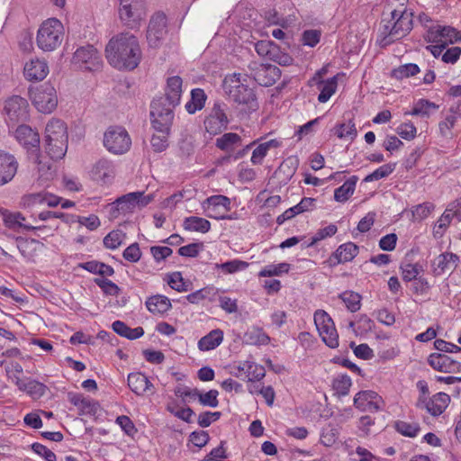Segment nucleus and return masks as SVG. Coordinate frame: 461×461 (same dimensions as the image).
I'll return each instance as SVG.
<instances>
[{
	"label": "nucleus",
	"instance_id": "864d4df0",
	"mask_svg": "<svg viewBox=\"0 0 461 461\" xmlns=\"http://www.w3.org/2000/svg\"><path fill=\"white\" fill-rule=\"evenodd\" d=\"M401 270L402 275V279L405 282H411L419 277L418 276L422 271V267L419 264H402Z\"/></svg>",
	"mask_w": 461,
	"mask_h": 461
},
{
	"label": "nucleus",
	"instance_id": "e433bc0d",
	"mask_svg": "<svg viewBox=\"0 0 461 461\" xmlns=\"http://www.w3.org/2000/svg\"><path fill=\"white\" fill-rule=\"evenodd\" d=\"M244 377L249 382L260 381L266 375V370L263 366L253 361H243L242 367Z\"/></svg>",
	"mask_w": 461,
	"mask_h": 461
},
{
	"label": "nucleus",
	"instance_id": "ddd939ff",
	"mask_svg": "<svg viewBox=\"0 0 461 461\" xmlns=\"http://www.w3.org/2000/svg\"><path fill=\"white\" fill-rule=\"evenodd\" d=\"M314 323L323 342L330 348L339 346V335L330 316L323 310L314 313Z\"/></svg>",
	"mask_w": 461,
	"mask_h": 461
},
{
	"label": "nucleus",
	"instance_id": "8fccbe9b",
	"mask_svg": "<svg viewBox=\"0 0 461 461\" xmlns=\"http://www.w3.org/2000/svg\"><path fill=\"white\" fill-rule=\"evenodd\" d=\"M420 68L414 63L402 65L393 70V77L396 79H403L417 75Z\"/></svg>",
	"mask_w": 461,
	"mask_h": 461
},
{
	"label": "nucleus",
	"instance_id": "5701e85b",
	"mask_svg": "<svg viewBox=\"0 0 461 461\" xmlns=\"http://www.w3.org/2000/svg\"><path fill=\"white\" fill-rule=\"evenodd\" d=\"M14 384L20 391L26 393L33 400L41 398L48 390V387L44 384L30 377L21 379L20 376L14 375Z\"/></svg>",
	"mask_w": 461,
	"mask_h": 461
},
{
	"label": "nucleus",
	"instance_id": "a18cd8bd",
	"mask_svg": "<svg viewBox=\"0 0 461 461\" xmlns=\"http://www.w3.org/2000/svg\"><path fill=\"white\" fill-rule=\"evenodd\" d=\"M340 298L351 312H356L360 309L361 296L357 293L347 291L340 294Z\"/></svg>",
	"mask_w": 461,
	"mask_h": 461
},
{
	"label": "nucleus",
	"instance_id": "393cba45",
	"mask_svg": "<svg viewBox=\"0 0 461 461\" xmlns=\"http://www.w3.org/2000/svg\"><path fill=\"white\" fill-rule=\"evenodd\" d=\"M23 74L29 81H41L49 74V66L45 60L33 59L25 63Z\"/></svg>",
	"mask_w": 461,
	"mask_h": 461
},
{
	"label": "nucleus",
	"instance_id": "dca6fc26",
	"mask_svg": "<svg viewBox=\"0 0 461 461\" xmlns=\"http://www.w3.org/2000/svg\"><path fill=\"white\" fill-rule=\"evenodd\" d=\"M226 111L227 104L219 101L214 103L203 122L209 134L217 135L227 129L229 120Z\"/></svg>",
	"mask_w": 461,
	"mask_h": 461
},
{
	"label": "nucleus",
	"instance_id": "3c124183",
	"mask_svg": "<svg viewBox=\"0 0 461 461\" xmlns=\"http://www.w3.org/2000/svg\"><path fill=\"white\" fill-rule=\"evenodd\" d=\"M338 230V228L335 224H330L324 228H321L317 230V232L311 238L309 245H306V247H313L316 245L319 241L332 237L336 234Z\"/></svg>",
	"mask_w": 461,
	"mask_h": 461
},
{
	"label": "nucleus",
	"instance_id": "c9c22d12",
	"mask_svg": "<svg viewBox=\"0 0 461 461\" xmlns=\"http://www.w3.org/2000/svg\"><path fill=\"white\" fill-rule=\"evenodd\" d=\"M34 162L38 165L39 180L45 183L53 178L55 168L53 164L47 158H42L38 152L32 154Z\"/></svg>",
	"mask_w": 461,
	"mask_h": 461
},
{
	"label": "nucleus",
	"instance_id": "774afa93",
	"mask_svg": "<svg viewBox=\"0 0 461 461\" xmlns=\"http://www.w3.org/2000/svg\"><path fill=\"white\" fill-rule=\"evenodd\" d=\"M32 449L34 453L43 457L45 461H56L57 459L55 453L41 443H33Z\"/></svg>",
	"mask_w": 461,
	"mask_h": 461
},
{
	"label": "nucleus",
	"instance_id": "423d86ee",
	"mask_svg": "<svg viewBox=\"0 0 461 461\" xmlns=\"http://www.w3.org/2000/svg\"><path fill=\"white\" fill-rule=\"evenodd\" d=\"M63 37L62 23L57 18H49L41 24L37 32V46L43 51H53L60 46Z\"/></svg>",
	"mask_w": 461,
	"mask_h": 461
},
{
	"label": "nucleus",
	"instance_id": "f8f14e48",
	"mask_svg": "<svg viewBox=\"0 0 461 461\" xmlns=\"http://www.w3.org/2000/svg\"><path fill=\"white\" fill-rule=\"evenodd\" d=\"M4 112L6 121L14 126L19 122L23 123L30 117L29 104L20 95H13L5 101Z\"/></svg>",
	"mask_w": 461,
	"mask_h": 461
},
{
	"label": "nucleus",
	"instance_id": "2eb2a0df",
	"mask_svg": "<svg viewBox=\"0 0 461 461\" xmlns=\"http://www.w3.org/2000/svg\"><path fill=\"white\" fill-rule=\"evenodd\" d=\"M202 207L209 218L215 220L233 219L228 215V212L230 211V199L225 195H212L202 203Z\"/></svg>",
	"mask_w": 461,
	"mask_h": 461
},
{
	"label": "nucleus",
	"instance_id": "a19ab883",
	"mask_svg": "<svg viewBox=\"0 0 461 461\" xmlns=\"http://www.w3.org/2000/svg\"><path fill=\"white\" fill-rule=\"evenodd\" d=\"M206 95L201 88L193 89L191 92V99L185 104V109L190 114H194L196 111L203 108L206 101Z\"/></svg>",
	"mask_w": 461,
	"mask_h": 461
},
{
	"label": "nucleus",
	"instance_id": "e2e57ef3",
	"mask_svg": "<svg viewBox=\"0 0 461 461\" xmlns=\"http://www.w3.org/2000/svg\"><path fill=\"white\" fill-rule=\"evenodd\" d=\"M434 204L429 202L416 205L411 212L415 220L422 221L426 219L434 210Z\"/></svg>",
	"mask_w": 461,
	"mask_h": 461
},
{
	"label": "nucleus",
	"instance_id": "bb28decb",
	"mask_svg": "<svg viewBox=\"0 0 461 461\" xmlns=\"http://www.w3.org/2000/svg\"><path fill=\"white\" fill-rule=\"evenodd\" d=\"M128 385L131 390L137 395L154 393V386L152 383L142 373H131L128 375Z\"/></svg>",
	"mask_w": 461,
	"mask_h": 461
},
{
	"label": "nucleus",
	"instance_id": "052dcab7",
	"mask_svg": "<svg viewBox=\"0 0 461 461\" xmlns=\"http://www.w3.org/2000/svg\"><path fill=\"white\" fill-rule=\"evenodd\" d=\"M95 283L107 295L117 296L121 292V288L109 279L95 278Z\"/></svg>",
	"mask_w": 461,
	"mask_h": 461
},
{
	"label": "nucleus",
	"instance_id": "a211bd4d",
	"mask_svg": "<svg viewBox=\"0 0 461 461\" xmlns=\"http://www.w3.org/2000/svg\"><path fill=\"white\" fill-rule=\"evenodd\" d=\"M450 402V396L445 393H438L431 398L419 397L416 406L426 410L432 416H439Z\"/></svg>",
	"mask_w": 461,
	"mask_h": 461
},
{
	"label": "nucleus",
	"instance_id": "4c0bfd02",
	"mask_svg": "<svg viewBox=\"0 0 461 461\" xmlns=\"http://www.w3.org/2000/svg\"><path fill=\"white\" fill-rule=\"evenodd\" d=\"M357 176H350L341 186L335 189L334 199L337 202H346L353 194L357 183Z\"/></svg>",
	"mask_w": 461,
	"mask_h": 461
},
{
	"label": "nucleus",
	"instance_id": "2f4dec72",
	"mask_svg": "<svg viewBox=\"0 0 461 461\" xmlns=\"http://www.w3.org/2000/svg\"><path fill=\"white\" fill-rule=\"evenodd\" d=\"M243 342L252 346H264L270 342V337L262 328L252 326L244 333Z\"/></svg>",
	"mask_w": 461,
	"mask_h": 461
},
{
	"label": "nucleus",
	"instance_id": "09e8293b",
	"mask_svg": "<svg viewBox=\"0 0 461 461\" xmlns=\"http://www.w3.org/2000/svg\"><path fill=\"white\" fill-rule=\"evenodd\" d=\"M395 168V164H384L381 167H379L377 169H375L371 174L367 175L365 178V182H373L377 181L382 178L387 177L389 175H391Z\"/></svg>",
	"mask_w": 461,
	"mask_h": 461
},
{
	"label": "nucleus",
	"instance_id": "c756f323",
	"mask_svg": "<svg viewBox=\"0 0 461 461\" xmlns=\"http://www.w3.org/2000/svg\"><path fill=\"white\" fill-rule=\"evenodd\" d=\"M92 178L103 184H108L113 177V167L112 163L106 159H100L96 162L92 169Z\"/></svg>",
	"mask_w": 461,
	"mask_h": 461
},
{
	"label": "nucleus",
	"instance_id": "79ce46f5",
	"mask_svg": "<svg viewBox=\"0 0 461 461\" xmlns=\"http://www.w3.org/2000/svg\"><path fill=\"white\" fill-rule=\"evenodd\" d=\"M279 146V141L276 140H270L266 142L260 143L252 152L250 161L253 165H260L267 156L268 150L272 148Z\"/></svg>",
	"mask_w": 461,
	"mask_h": 461
},
{
	"label": "nucleus",
	"instance_id": "69168bd1",
	"mask_svg": "<svg viewBox=\"0 0 461 461\" xmlns=\"http://www.w3.org/2000/svg\"><path fill=\"white\" fill-rule=\"evenodd\" d=\"M169 286L177 292H186L188 285L184 282L183 276L180 272H174L168 276Z\"/></svg>",
	"mask_w": 461,
	"mask_h": 461
},
{
	"label": "nucleus",
	"instance_id": "6e6552de",
	"mask_svg": "<svg viewBox=\"0 0 461 461\" xmlns=\"http://www.w3.org/2000/svg\"><path fill=\"white\" fill-rule=\"evenodd\" d=\"M154 198L153 194L144 195L143 192H132L116 199L110 204V212L113 217L121 213L132 212L138 206L140 208L148 205Z\"/></svg>",
	"mask_w": 461,
	"mask_h": 461
},
{
	"label": "nucleus",
	"instance_id": "1a4fd4ad",
	"mask_svg": "<svg viewBox=\"0 0 461 461\" xmlns=\"http://www.w3.org/2000/svg\"><path fill=\"white\" fill-rule=\"evenodd\" d=\"M118 14L120 20L127 27H139L146 14L143 0H119Z\"/></svg>",
	"mask_w": 461,
	"mask_h": 461
},
{
	"label": "nucleus",
	"instance_id": "4be33fe9",
	"mask_svg": "<svg viewBox=\"0 0 461 461\" xmlns=\"http://www.w3.org/2000/svg\"><path fill=\"white\" fill-rule=\"evenodd\" d=\"M428 362L429 366L439 372L456 373L461 371V363L441 353L430 354Z\"/></svg>",
	"mask_w": 461,
	"mask_h": 461
},
{
	"label": "nucleus",
	"instance_id": "6e6d98bb",
	"mask_svg": "<svg viewBox=\"0 0 461 461\" xmlns=\"http://www.w3.org/2000/svg\"><path fill=\"white\" fill-rule=\"evenodd\" d=\"M218 395H219L218 391L214 390V389L210 390L204 393H201L198 390V394H196V397L198 398L199 402L203 406L215 408L219 405Z\"/></svg>",
	"mask_w": 461,
	"mask_h": 461
},
{
	"label": "nucleus",
	"instance_id": "4468645a",
	"mask_svg": "<svg viewBox=\"0 0 461 461\" xmlns=\"http://www.w3.org/2000/svg\"><path fill=\"white\" fill-rule=\"evenodd\" d=\"M250 76L260 86H273L281 77V69L276 65L251 61L249 64Z\"/></svg>",
	"mask_w": 461,
	"mask_h": 461
},
{
	"label": "nucleus",
	"instance_id": "7c9ffc66",
	"mask_svg": "<svg viewBox=\"0 0 461 461\" xmlns=\"http://www.w3.org/2000/svg\"><path fill=\"white\" fill-rule=\"evenodd\" d=\"M59 203V197L49 193H35L24 197V204L27 206L47 204L49 207H55Z\"/></svg>",
	"mask_w": 461,
	"mask_h": 461
},
{
	"label": "nucleus",
	"instance_id": "a878e982",
	"mask_svg": "<svg viewBox=\"0 0 461 461\" xmlns=\"http://www.w3.org/2000/svg\"><path fill=\"white\" fill-rule=\"evenodd\" d=\"M429 40L432 41H442L444 44L461 41V32L450 26L438 25L429 30Z\"/></svg>",
	"mask_w": 461,
	"mask_h": 461
},
{
	"label": "nucleus",
	"instance_id": "bf43d9fd",
	"mask_svg": "<svg viewBox=\"0 0 461 461\" xmlns=\"http://www.w3.org/2000/svg\"><path fill=\"white\" fill-rule=\"evenodd\" d=\"M255 50L259 56L270 59L274 52H276L277 46L270 41H259L255 44Z\"/></svg>",
	"mask_w": 461,
	"mask_h": 461
},
{
	"label": "nucleus",
	"instance_id": "39448f33",
	"mask_svg": "<svg viewBox=\"0 0 461 461\" xmlns=\"http://www.w3.org/2000/svg\"><path fill=\"white\" fill-rule=\"evenodd\" d=\"M246 76L234 73L225 77L222 84L224 92L236 104L245 105L246 110H255L257 101L253 90L246 85Z\"/></svg>",
	"mask_w": 461,
	"mask_h": 461
},
{
	"label": "nucleus",
	"instance_id": "5fc2aeb1",
	"mask_svg": "<svg viewBox=\"0 0 461 461\" xmlns=\"http://www.w3.org/2000/svg\"><path fill=\"white\" fill-rule=\"evenodd\" d=\"M249 264L245 261L233 259L225 263L218 264L216 265V267L226 274H233L247 268Z\"/></svg>",
	"mask_w": 461,
	"mask_h": 461
},
{
	"label": "nucleus",
	"instance_id": "ea45409f",
	"mask_svg": "<svg viewBox=\"0 0 461 461\" xmlns=\"http://www.w3.org/2000/svg\"><path fill=\"white\" fill-rule=\"evenodd\" d=\"M113 330L114 332L119 334L122 337H124L129 339H136L143 336L144 330L141 327H137L134 329L127 326L123 321H115L112 324Z\"/></svg>",
	"mask_w": 461,
	"mask_h": 461
},
{
	"label": "nucleus",
	"instance_id": "13d9d810",
	"mask_svg": "<svg viewBox=\"0 0 461 461\" xmlns=\"http://www.w3.org/2000/svg\"><path fill=\"white\" fill-rule=\"evenodd\" d=\"M321 31L317 29L305 30L301 36V41L303 45L315 47L321 41Z\"/></svg>",
	"mask_w": 461,
	"mask_h": 461
},
{
	"label": "nucleus",
	"instance_id": "6ab92c4d",
	"mask_svg": "<svg viewBox=\"0 0 461 461\" xmlns=\"http://www.w3.org/2000/svg\"><path fill=\"white\" fill-rule=\"evenodd\" d=\"M18 167V160L13 154L0 150V186L7 185L14 178Z\"/></svg>",
	"mask_w": 461,
	"mask_h": 461
},
{
	"label": "nucleus",
	"instance_id": "b1692460",
	"mask_svg": "<svg viewBox=\"0 0 461 461\" xmlns=\"http://www.w3.org/2000/svg\"><path fill=\"white\" fill-rule=\"evenodd\" d=\"M324 70L318 71L315 76L311 79V83H315L320 90L318 101L320 103H326L331 95L336 92L338 81L337 76H334L327 80H321Z\"/></svg>",
	"mask_w": 461,
	"mask_h": 461
},
{
	"label": "nucleus",
	"instance_id": "de8ad7c7",
	"mask_svg": "<svg viewBox=\"0 0 461 461\" xmlns=\"http://www.w3.org/2000/svg\"><path fill=\"white\" fill-rule=\"evenodd\" d=\"M351 385V378L347 375H340L333 380V389L339 396L348 395Z\"/></svg>",
	"mask_w": 461,
	"mask_h": 461
},
{
	"label": "nucleus",
	"instance_id": "603ef678",
	"mask_svg": "<svg viewBox=\"0 0 461 461\" xmlns=\"http://www.w3.org/2000/svg\"><path fill=\"white\" fill-rule=\"evenodd\" d=\"M335 134L339 139L354 140L357 136V129L355 124L349 121L348 122L340 123L335 129Z\"/></svg>",
	"mask_w": 461,
	"mask_h": 461
},
{
	"label": "nucleus",
	"instance_id": "f3484780",
	"mask_svg": "<svg viewBox=\"0 0 461 461\" xmlns=\"http://www.w3.org/2000/svg\"><path fill=\"white\" fill-rule=\"evenodd\" d=\"M167 17L163 13L155 14L147 31V41L151 48H158L167 33Z\"/></svg>",
	"mask_w": 461,
	"mask_h": 461
},
{
	"label": "nucleus",
	"instance_id": "37998d69",
	"mask_svg": "<svg viewBox=\"0 0 461 461\" xmlns=\"http://www.w3.org/2000/svg\"><path fill=\"white\" fill-rule=\"evenodd\" d=\"M438 105L426 99H420L415 103L413 109L411 113V115H420L422 117H429L433 111L438 110Z\"/></svg>",
	"mask_w": 461,
	"mask_h": 461
},
{
	"label": "nucleus",
	"instance_id": "72a5a7b5",
	"mask_svg": "<svg viewBox=\"0 0 461 461\" xmlns=\"http://www.w3.org/2000/svg\"><path fill=\"white\" fill-rule=\"evenodd\" d=\"M222 340L223 331L220 329H215L201 338L198 341L197 347L201 351H209L220 346Z\"/></svg>",
	"mask_w": 461,
	"mask_h": 461
},
{
	"label": "nucleus",
	"instance_id": "49530a36",
	"mask_svg": "<svg viewBox=\"0 0 461 461\" xmlns=\"http://www.w3.org/2000/svg\"><path fill=\"white\" fill-rule=\"evenodd\" d=\"M124 239L125 233L122 230H114L104 238V245L106 249H115L122 245Z\"/></svg>",
	"mask_w": 461,
	"mask_h": 461
},
{
	"label": "nucleus",
	"instance_id": "aec40b11",
	"mask_svg": "<svg viewBox=\"0 0 461 461\" xmlns=\"http://www.w3.org/2000/svg\"><path fill=\"white\" fill-rule=\"evenodd\" d=\"M382 402V398L374 391H361L354 397V406L362 411H378Z\"/></svg>",
	"mask_w": 461,
	"mask_h": 461
},
{
	"label": "nucleus",
	"instance_id": "0e129e2a",
	"mask_svg": "<svg viewBox=\"0 0 461 461\" xmlns=\"http://www.w3.org/2000/svg\"><path fill=\"white\" fill-rule=\"evenodd\" d=\"M159 132V131H158ZM169 129L166 131H160L161 134H154L150 140L151 146L156 152H162L168 146L167 144V133Z\"/></svg>",
	"mask_w": 461,
	"mask_h": 461
},
{
	"label": "nucleus",
	"instance_id": "412c9836",
	"mask_svg": "<svg viewBox=\"0 0 461 461\" xmlns=\"http://www.w3.org/2000/svg\"><path fill=\"white\" fill-rule=\"evenodd\" d=\"M15 139L27 150H32V155L39 151L40 136L30 126L22 123L15 130Z\"/></svg>",
	"mask_w": 461,
	"mask_h": 461
},
{
	"label": "nucleus",
	"instance_id": "338daca9",
	"mask_svg": "<svg viewBox=\"0 0 461 461\" xmlns=\"http://www.w3.org/2000/svg\"><path fill=\"white\" fill-rule=\"evenodd\" d=\"M338 438V430L331 427L328 426L324 428L321 434V442L327 447L332 446Z\"/></svg>",
	"mask_w": 461,
	"mask_h": 461
},
{
	"label": "nucleus",
	"instance_id": "f257e3e1",
	"mask_svg": "<svg viewBox=\"0 0 461 461\" xmlns=\"http://www.w3.org/2000/svg\"><path fill=\"white\" fill-rule=\"evenodd\" d=\"M141 56L139 41L130 32L113 36L105 47L109 64L119 70H133L140 64Z\"/></svg>",
	"mask_w": 461,
	"mask_h": 461
},
{
	"label": "nucleus",
	"instance_id": "9d476101",
	"mask_svg": "<svg viewBox=\"0 0 461 461\" xmlns=\"http://www.w3.org/2000/svg\"><path fill=\"white\" fill-rule=\"evenodd\" d=\"M72 64L81 70L97 71L102 68L103 60L99 51L93 45L77 49Z\"/></svg>",
	"mask_w": 461,
	"mask_h": 461
},
{
	"label": "nucleus",
	"instance_id": "c85d7f7f",
	"mask_svg": "<svg viewBox=\"0 0 461 461\" xmlns=\"http://www.w3.org/2000/svg\"><path fill=\"white\" fill-rule=\"evenodd\" d=\"M0 216L5 227L17 230L22 228L26 230H40L41 227H34L32 225L23 224L22 221L25 220L21 212H10L9 210L0 207Z\"/></svg>",
	"mask_w": 461,
	"mask_h": 461
},
{
	"label": "nucleus",
	"instance_id": "c03bdc74",
	"mask_svg": "<svg viewBox=\"0 0 461 461\" xmlns=\"http://www.w3.org/2000/svg\"><path fill=\"white\" fill-rule=\"evenodd\" d=\"M240 140L241 138L239 134L228 132L216 140V146L221 150H230Z\"/></svg>",
	"mask_w": 461,
	"mask_h": 461
},
{
	"label": "nucleus",
	"instance_id": "9b49d317",
	"mask_svg": "<svg viewBox=\"0 0 461 461\" xmlns=\"http://www.w3.org/2000/svg\"><path fill=\"white\" fill-rule=\"evenodd\" d=\"M104 145L113 154H124L131 148V139L124 128L110 127L104 132Z\"/></svg>",
	"mask_w": 461,
	"mask_h": 461
},
{
	"label": "nucleus",
	"instance_id": "f704fd0d",
	"mask_svg": "<svg viewBox=\"0 0 461 461\" xmlns=\"http://www.w3.org/2000/svg\"><path fill=\"white\" fill-rule=\"evenodd\" d=\"M146 307L153 314H163L171 308V303L167 296L157 294L148 298Z\"/></svg>",
	"mask_w": 461,
	"mask_h": 461
},
{
	"label": "nucleus",
	"instance_id": "cd10ccee",
	"mask_svg": "<svg viewBox=\"0 0 461 461\" xmlns=\"http://www.w3.org/2000/svg\"><path fill=\"white\" fill-rule=\"evenodd\" d=\"M459 263V257L452 252H445L438 255L433 261V272L435 276H440L447 271H453Z\"/></svg>",
	"mask_w": 461,
	"mask_h": 461
},
{
	"label": "nucleus",
	"instance_id": "4d7b16f0",
	"mask_svg": "<svg viewBox=\"0 0 461 461\" xmlns=\"http://www.w3.org/2000/svg\"><path fill=\"white\" fill-rule=\"evenodd\" d=\"M290 269V265L287 263H280L277 265H267L259 272V276H276L283 273H287Z\"/></svg>",
	"mask_w": 461,
	"mask_h": 461
},
{
	"label": "nucleus",
	"instance_id": "0eeeda50",
	"mask_svg": "<svg viewBox=\"0 0 461 461\" xmlns=\"http://www.w3.org/2000/svg\"><path fill=\"white\" fill-rule=\"evenodd\" d=\"M29 94L35 108L42 113H50L57 107L56 89L50 83L30 88Z\"/></svg>",
	"mask_w": 461,
	"mask_h": 461
},
{
	"label": "nucleus",
	"instance_id": "680f3d73",
	"mask_svg": "<svg viewBox=\"0 0 461 461\" xmlns=\"http://www.w3.org/2000/svg\"><path fill=\"white\" fill-rule=\"evenodd\" d=\"M396 430L403 436L414 438L420 431L417 423H409L406 421H397L395 424Z\"/></svg>",
	"mask_w": 461,
	"mask_h": 461
},
{
	"label": "nucleus",
	"instance_id": "473e14b6",
	"mask_svg": "<svg viewBox=\"0 0 461 461\" xmlns=\"http://www.w3.org/2000/svg\"><path fill=\"white\" fill-rule=\"evenodd\" d=\"M358 246L353 242L344 243L336 249L332 254L330 259L333 258L336 259V263H344L353 260L358 254Z\"/></svg>",
	"mask_w": 461,
	"mask_h": 461
},
{
	"label": "nucleus",
	"instance_id": "f03ea898",
	"mask_svg": "<svg viewBox=\"0 0 461 461\" xmlns=\"http://www.w3.org/2000/svg\"><path fill=\"white\" fill-rule=\"evenodd\" d=\"M182 78L178 76L167 79L165 95L154 99L150 104L152 126L156 131H166L170 129L174 119L173 110L180 104L182 95Z\"/></svg>",
	"mask_w": 461,
	"mask_h": 461
},
{
	"label": "nucleus",
	"instance_id": "58836bf2",
	"mask_svg": "<svg viewBox=\"0 0 461 461\" xmlns=\"http://www.w3.org/2000/svg\"><path fill=\"white\" fill-rule=\"evenodd\" d=\"M183 227L188 231L206 233L211 229V222L198 216H189L184 220Z\"/></svg>",
	"mask_w": 461,
	"mask_h": 461
},
{
	"label": "nucleus",
	"instance_id": "20e7f679",
	"mask_svg": "<svg viewBox=\"0 0 461 461\" xmlns=\"http://www.w3.org/2000/svg\"><path fill=\"white\" fill-rule=\"evenodd\" d=\"M68 128L59 119H51L45 128L46 151L51 159H61L68 150Z\"/></svg>",
	"mask_w": 461,
	"mask_h": 461
},
{
	"label": "nucleus",
	"instance_id": "7ed1b4c3",
	"mask_svg": "<svg viewBox=\"0 0 461 461\" xmlns=\"http://www.w3.org/2000/svg\"><path fill=\"white\" fill-rule=\"evenodd\" d=\"M413 14L403 4L389 14H384L378 30V41L382 47L404 38L412 30Z\"/></svg>",
	"mask_w": 461,
	"mask_h": 461
}]
</instances>
